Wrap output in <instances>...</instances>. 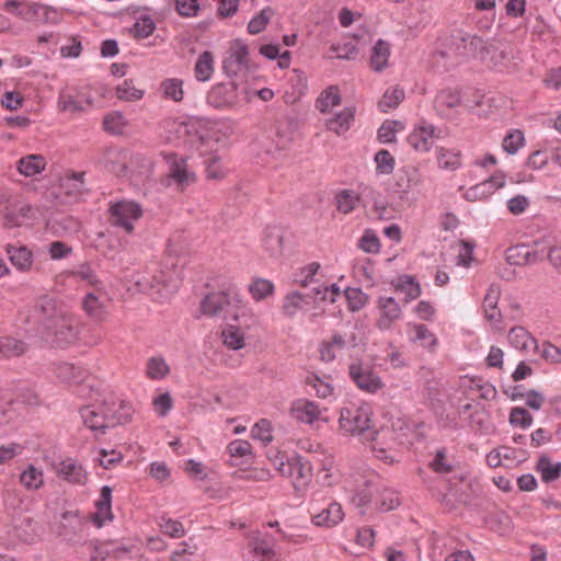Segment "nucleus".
<instances>
[{
    "mask_svg": "<svg viewBox=\"0 0 561 561\" xmlns=\"http://www.w3.org/2000/svg\"><path fill=\"white\" fill-rule=\"evenodd\" d=\"M31 317L37 324L38 332L47 339L53 337V341L61 347L78 339L76 320L54 298H39L33 307Z\"/></svg>",
    "mask_w": 561,
    "mask_h": 561,
    "instance_id": "1",
    "label": "nucleus"
},
{
    "mask_svg": "<svg viewBox=\"0 0 561 561\" xmlns=\"http://www.w3.org/2000/svg\"><path fill=\"white\" fill-rule=\"evenodd\" d=\"M131 412L129 405L115 401L89 404L79 410L83 424L96 435H104L108 428L128 423Z\"/></svg>",
    "mask_w": 561,
    "mask_h": 561,
    "instance_id": "2",
    "label": "nucleus"
},
{
    "mask_svg": "<svg viewBox=\"0 0 561 561\" xmlns=\"http://www.w3.org/2000/svg\"><path fill=\"white\" fill-rule=\"evenodd\" d=\"M201 310L208 317H218L226 311L234 321L245 314V306L236 286L206 295L201 302Z\"/></svg>",
    "mask_w": 561,
    "mask_h": 561,
    "instance_id": "3",
    "label": "nucleus"
},
{
    "mask_svg": "<svg viewBox=\"0 0 561 561\" xmlns=\"http://www.w3.org/2000/svg\"><path fill=\"white\" fill-rule=\"evenodd\" d=\"M373 410L367 403H350L340 412L339 425L345 435L358 436L363 442L369 435Z\"/></svg>",
    "mask_w": 561,
    "mask_h": 561,
    "instance_id": "4",
    "label": "nucleus"
},
{
    "mask_svg": "<svg viewBox=\"0 0 561 561\" xmlns=\"http://www.w3.org/2000/svg\"><path fill=\"white\" fill-rule=\"evenodd\" d=\"M344 488L353 494L352 503L356 507L375 505V499L379 491L378 478L374 472L351 473L344 479Z\"/></svg>",
    "mask_w": 561,
    "mask_h": 561,
    "instance_id": "5",
    "label": "nucleus"
},
{
    "mask_svg": "<svg viewBox=\"0 0 561 561\" xmlns=\"http://www.w3.org/2000/svg\"><path fill=\"white\" fill-rule=\"evenodd\" d=\"M444 47L445 49L437 54L442 58L455 59L458 62L462 58L476 55L479 49H483L484 42L479 36L457 31L445 38Z\"/></svg>",
    "mask_w": 561,
    "mask_h": 561,
    "instance_id": "6",
    "label": "nucleus"
},
{
    "mask_svg": "<svg viewBox=\"0 0 561 561\" xmlns=\"http://www.w3.org/2000/svg\"><path fill=\"white\" fill-rule=\"evenodd\" d=\"M110 221L125 232L134 231V222L142 215L141 206L134 201H119L110 206Z\"/></svg>",
    "mask_w": 561,
    "mask_h": 561,
    "instance_id": "7",
    "label": "nucleus"
},
{
    "mask_svg": "<svg viewBox=\"0 0 561 561\" xmlns=\"http://www.w3.org/2000/svg\"><path fill=\"white\" fill-rule=\"evenodd\" d=\"M348 375L357 388L367 393H376L385 387L381 377L369 364L362 360L350 364Z\"/></svg>",
    "mask_w": 561,
    "mask_h": 561,
    "instance_id": "8",
    "label": "nucleus"
},
{
    "mask_svg": "<svg viewBox=\"0 0 561 561\" xmlns=\"http://www.w3.org/2000/svg\"><path fill=\"white\" fill-rule=\"evenodd\" d=\"M3 9L16 15L25 22H47L49 20V12H55L54 9L47 5H42L36 2L8 0L3 4Z\"/></svg>",
    "mask_w": 561,
    "mask_h": 561,
    "instance_id": "9",
    "label": "nucleus"
},
{
    "mask_svg": "<svg viewBox=\"0 0 561 561\" xmlns=\"http://www.w3.org/2000/svg\"><path fill=\"white\" fill-rule=\"evenodd\" d=\"M364 442H370L376 457L386 461L393 460L388 454L396 445V433L392 427L383 426L377 431L371 428Z\"/></svg>",
    "mask_w": 561,
    "mask_h": 561,
    "instance_id": "10",
    "label": "nucleus"
},
{
    "mask_svg": "<svg viewBox=\"0 0 561 561\" xmlns=\"http://www.w3.org/2000/svg\"><path fill=\"white\" fill-rule=\"evenodd\" d=\"M442 129L422 122L408 136L409 145L419 152H427L433 147L434 140L442 137Z\"/></svg>",
    "mask_w": 561,
    "mask_h": 561,
    "instance_id": "11",
    "label": "nucleus"
},
{
    "mask_svg": "<svg viewBox=\"0 0 561 561\" xmlns=\"http://www.w3.org/2000/svg\"><path fill=\"white\" fill-rule=\"evenodd\" d=\"M377 308L379 311V317L376 321V327L381 331L389 330L392 324L401 318V308L397 300L392 297H378Z\"/></svg>",
    "mask_w": 561,
    "mask_h": 561,
    "instance_id": "12",
    "label": "nucleus"
},
{
    "mask_svg": "<svg viewBox=\"0 0 561 561\" xmlns=\"http://www.w3.org/2000/svg\"><path fill=\"white\" fill-rule=\"evenodd\" d=\"M248 46L240 41H236L228 51V56L222 62V69L229 77H234L241 72L248 65Z\"/></svg>",
    "mask_w": 561,
    "mask_h": 561,
    "instance_id": "13",
    "label": "nucleus"
},
{
    "mask_svg": "<svg viewBox=\"0 0 561 561\" xmlns=\"http://www.w3.org/2000/svg\"><path fill=\"white\" fill-rule=\"evenodd\" d=\"M422 183L421 174L414 167H403L398 170L392 190L401 199L407 198L408 194Z\"/></svg>",
    "mask_w": 561,
    "mask_h": 561,
    "instance_id": "14",
    "label": "nucleus"
},
{
    "mask_svg": "<svg viewBox=\"0 0 561 561\" xmlns=\"http://www.w3.org/2000/svg\"><path fill=\"white\" fill-rule=\"evenodd\" d=\"M356 346V335L351 333L348 337L341 333H334L329 341H323L320 345V357L325 363H331L336 358V354L343 351L347 345Z\"/></svg>",
    "mask_w": 561,
    "mask_h": 561,
    "instance_id": "15",
    "label": "nucleus"
},
{
    "mask_svg": "<svg viewBox=\"0 0 561 561\" xmlns=\"http://www.w3.org/2000/svg\"><path fill=\"white\" fill-rule=\"evenodd\" d=\"M344 518L342 505L335 501L328 503L318 513L311 514V522L317 527L332 528L340 524Z\"/></svg>",
    "mask_w": 561,
    "mask_h": 561,
    "instance_id": "16",
    "label": "nucleus"
},
{
    "mask_svg": "<svg viewBox=\"0 0 561 561\" xmlns=\"http://www.w3.org/2000/svg\"><path fill=\"white\" fill-rule=\"evenodd\" d=\"M168 162L169 176L178 184L179 187L183 188L195 182V174L194 172L188 171L185 158L171 153L168 156Z\"/></svg>",
    "mask_w": 561,
    "mask_h": 561,
    "instance_id": "17",
    "label": "nucleus"
},
{
    "mask_svg": "<svg viewBox=\"0 0 561 561\" xmlns=\"http://www.w3.org/2000/svg\"><path fill=\"white\" fill-rule=\"evenodd\" d=\"M56 473L72 484L84 485L88 481V472L72 458L60 461L56 467Z\"/></svg>",
    "mask_w": 561,
    "mask_h": 561,
    "instance_id": "18",
    "label": "nucleus"
},
{
    "mask_svg": "<svg viewBox=\"0 0 561 561\" xmlns=\"http://www.w3.org/2000/svg\"><path fill=\"white\" fill-rule=\"evenodd\" d=\"M4 252L10 263L20 272H30L33 267V253L23 244H11L8 243L4 247Z\"/></svg>",
    "mask_w": 561,
    "mask_h": 561,
    "instance_id": "19",
    "label": "nucleus"
},
{
    "mask_svg": "<svg viewBox=\"0 0 561 561\" xmlns=\"http://www.w3.org/2000/svg\"><path fill=\"white\" fill-rule=\"evenodd\" d=\"M237 99V84L234 82L218 83L207 95V101L214 107L220 108L234 103Z\"/></svg>",
    "mask_w": 561,
    "mask_h": 561,
    "instance_id": "20",
    "label": "nucleus"
},
{
    "mask_svg": "<svg viewBox=\"0 0 561 561\" xmlns=\"http://www.w3.org/2000/svg\"><path fill=\"white\" fill-rule=\"evenodd\" d=\"M316 300V295L311 290V293L301 294L298 290H294L288 293L284 297L283 301V313L287 318H294L299 311L304 310L306 306L313 304Z\"/></svg>",
    "mask_w": 561,
    "mask_h": 561,
    "instance_id": "21",
    "label": "nucleus"
},
{
    "mask_svg": "<svg viewBox=\"0 0 561 561\" xmlns=\"http://www.w3.org/2000/svg\"><path fill=\"white\" fill-rule=\"evenodd\" d=\"M501 296V288L496 284L490 285L483 299V310L485 319L494 324L500 323L502 313L497 308Z\"/></svg>",
    "mask_w": 561,
    "mask_h": 561,
    "instance_id": "22",
    "label": "nucleus"
},
{
    "mask_svg": "<svg viewBox=\"0 0 561 561\" xmlns=\"http://www.w3.org/2000/svg\"><path fill=\"white\" fill-rule=\"evenodd\" d=\"M290 412L296 420L306 424H312L321 414L319 405L307 399L296 401Z\"/></svg>",
    "mask_w": 561,
    "mask_h": 561,
    "instance_id": "23",
    "label": "nucleus"
},
{
    "mask_svg": "<svg viewBox=\"0 0 561 561\" xmlns=\"http://www.w3.org/2000/svg\"><path fill=\"white\" fill-rule=\"evenodd\" d=\"M355 112L354 107H345L333 117L327 119L325 126L328 130L339 136L345 134L354 123Z\"/></svg>",
    "mask_w": 561,
    "mask_h": 561,
    "instance_id": "24",
    "label": "nucleus"
},
{
    "mask_svg": "<svg viewBox=\"0 0 561 561\" xmlns=\"http://www.w3.org/2000/svg\"><path fill=\"white\" fill-rule=\"evenodd\" d=\"M461 103L460 94L457 90L443 89L437 93L434 100V107L442 116H447L448 112Z\"/></svg>",
    "mask_w": 561,
    "mask_h": 561,
    "instance_id": "25",
    "label": "nucleus"
},
{
    "mask_svg": "<svg viewBox=\"0 0 561 561\" xmlns=\"http://www.w3.org/2000/svg\"><path fill=\"white\" fill-rule=\"evenodd\" d=\"M506 261L511 265L524 266L536 263L538 261V256L537 252L531 251L529 247L525 244H517L507 249Z\"/></svg>",
    "mask_w": 561,
    "mask_h": 561,
    "instance_id": "26",
    "label": "nucleus"
},
{
    "mask_svg": "<svg viewBox=\"0 0 561 561\" xmlns=\"http://www.w3.org/2000/svg\"><path fill=\"white\" fill-rule=\"evenodd\" d=\"M112 489L104 485L101 489V497L96 502V513L94 514L93 522L98 527L103 526L106 520H112L113 515L111 511Z\"/></svg>",
    "mask_w": 561,
    "mask_h": 561,
    "instance_id": "27",
    "label": "nucleus"
},
{
    "mask_svg": "<svg viewBox=\"0 0 561 561\" xmlns=\"http://www.w3.org/2000/svg\"><path fill=\"white\" fill-rule=\"evenodd\" d=\"M390 44L383 39H378L371 48L369 65L370 68L380 72L389 65Z\"/></svg>",
    "mask_w": 561,
    "mask_h": 561,
    "instance_id": "28",
    "label": "nucleus"
},
{
    "mask_svg": "<svg viewBox=\"0 0 561 561\" xmlns=\"http://www.w3.org/2000/svg\"><path fill=\"white\" fill-rule=\"evenodd\" d=\"M507 339L513 347L520 351L538 348L536 339L524 327L512 328L508 332Z\"/></svg>",
    "mask_w": 561,
    "mask_h": 561,
    "instance_id": "29",
    "label": "nucleus"
},
{
    "mask_svg": "<svg viewBox=\"0 0 561 561\" xmlns=\"http://www.w3.org/2000/svg\"><path fill=\"white\" fill-rule=\"evenodd\" d=\"M311 477L312 466L310 461L299 455L294 456V470L293 476H290L294 486L298 489L306 485L310 481Z\"/></svg>",
    "mask_w": 561,
    "mask_h": 561,
    "instance_id": "30",
    "label": "nucleus"
},
{
    "mask_svg": "<svg viewBox=\"0 0 561 561\" xmlns=\"http://www.w3.org/2000/svg\"><path fill=\"white\" fill-rule=\"evenodd\" d=\"M46 161L41 154H30L21 158L16 168L24 176H34L45 170Z\"/></svg>",
    "mask_w": 561,
    "mask_h": 561,
    "instance_id": "31",
    "label": "nucleus"
},
{
    "mask_svg": "<svg viewBox=\"0 0 561 561\" xmlns=\"http://www.w3.org/2000/svg\"><path fill=\"white\" fill-rule=\"evenodd\" d=\"M159 91L165 100L182 102L184 99L183 80L179 78H168L161 81Z\"/></svg>",
    "mask_w": 561,
    "mask_h": 561,
    "instance_id": "32",
    "label": "nucleus"
},
{
    "mask_svg": "<svg viewBox=\"0 0 561 561\" xmlns=\"http://www.w3.org/2000/svg\"><path fill=\"white\" fill-rule=\"evenodd\" d=\"M222 343L233 351L244 347V332L240 325L227 324L221 332Z\"/></svg>",
    "mask_w": 561,
    "mask_h": 561,
    "instance_id": "33",
    "label": "nucleus"
},
{
    "mask_svg": "<svg viewBox=\"0 0 561 561\" xmlns=\"http://www.w3.org/2000/svg\"><path fill=\"white\" fill-rule=\"evenodd\" d=\"M214 73V57L208 50L203 51L194 66V75L197 81L205 82L210 80Z\"/></svg>",
    "mask_w": 561,
    "mask_h": 561,
    "instance_id": "34",
    "label": "nucleus"
},
{
    "mask_svg": "<svg viewBox=\"0 0 561 561\" xmlns=\"http://www.w3.org/2000/svg\"><path fill=\"white\" fill-rule=\"evenodd\" d=\"M27 350L26 344L11 336H0V357L10 359L23 355Z\"/></svg>",
    "mask_w": 561,
    "mask_h": 561,
    "instance_id": "35",
    "label": "nucleus"
},
{
    "mask_svg": "<svg viewBox=\"0 0 561 561\" xmlns=\"http://www.w3.org/2000/svg\"><path fill=\"white\" fill-rule=\"evenodd\" d=\"M56 376L57 378L66 383H79L84 378V370L79 366L69 363H61L56 366Z\"/></svg>",
    "mask_w": 561,
    "mask_h": 561,
    "instance_id": "36",
    "label": "nucleus"
},
{
    "mask_svg": "<svg viewBox=\"0 0 561 561\" xmlns=\"http://www.w3.org/2000/svg\"><path fill=\"white\" fill-rule=\"evenodd\" d=\"M205 172L208 180L219 181L226 178L228 168L222 158L216 153H211L204 160Z\"/></svg>",
    "mask_w": 561,
    "mask_h": 561,
    "instance_id": "37",
    "label": "nucleus"
},
{
    "mask_svg": "<svg viewBox=\"0 0 561 561\" xmlns=\"http://www.w3.org/2000/svg\"><path fill=\"white\" fill-rule=\"evenodd\" d=\"M543 482H553L561 476V462H552L548 456H541L536 465Z\"/></svg>",
    "mask_w": 561,
    "mask_h": 561,
    "instance_id": "38",
    "label": "nucleus"
},
{
    "mask_svg": "<svg viewBox=\"0 0 561 561\" xmlns=\"http://www.w3.org/2000/svg\"><path fill=\"white\" fill-rule=\"evenodd\" d=\"M340 89L336 85H330L323 90L317 99L316 107L321 113L330 112L334 106L340 105Z\"/></svg>",
    "mask_w": 561,
    "mask_h": 561,
    "instance_id": "39",
    "label": "nucleus"
},
{
    "mask_svg": "<svg viewBox=\"0 0 561 561\" xmlns=\"http://www.w3.org/2000/svg\"><path fill=\"white\" fill-rule=\"evenodd\" d=\"M284 237L277 227H267L264 231L263 244L271 255H278L283 251Z\"/></svg>",
    "mask_w": 561,
    "mask_h": 561,
    "instance_id": "40",
    "label": "nucleus"
},
{
    "mask_svg": "<svg viewBox=\"0 0 561 561\" xmlns=\"http://www.w3.org/2000/svg\"><path fill=\"white\" fill-rule=\"evenodd\" d=\"M400 505V499L398 494L387 488H379L375 499V507L377 511L386 513L397 508Z\"/></svg>",
    "mask_w": 561,
    "mask_h": 561,
    "instance_id": "41",
    "label": "nucleus"
},
{
    "mask_svg": "<svg viewBox=\"0 0 561 561\" xmlns=\"http://www.w3.org/2000/svg\"><path fill=\"white\" fill-rule=\"evenodd\" d=\"M58 105L64 112L77 113L85 111L90 105V101L62 91L58 98Z\"/></svg>",
    "mask_w": 561,
    "mask_h": 561,
    "instance_id": "42",
    "label": "nucleus"
},
{
    "mask_svg": "<svg viewBox=\"0 0 561 561\" xmlns=\"http://www.w3.org/2000/svg\"><path fill=\"white\" fill-rule=\"evenodd\" d=\"M437 164L440 169L455 171L461 165L460 151L447 148H438L436 151Z\"/></svg>",
    "mask_w": 561,
    "mask_h": 561,
    "instance_id": "43",
    "label": "nucleus"
},
{
    "mask_svg": "<svg viewBox=\"0 0 561 561\" xmlns=\"http://www.w3.org/2000/svg\"><path fill=\"white\" fill-rule=\"evenodd\" d=\"M359 201V195L352 190H342L335 195L336 209L345 215L352 213Z\"/></svg>",
    "mask_w": 561,
    "mask_h": 561,
    "instance_id": "44",
    "label": "nucleus"
},
{
    "mask_svg": "<svg viewBox=\"0 0 561 561\" xmlns=\"http://www.w3.org/2000/svg\"><path fill=\"white\" fill-rule=\"evenodd\" d=\"M170 373V366L162 356H152L147 360L146 375L151 380L164 379Z\"/></svg>",
    "mask_w": 561,
    "mask_h": 561,
    "instance_id": "45",
    "label": "nucleus"
},
{
    "mask_svg": "<svg viewBox=\"0 0 561 561\" xmlns=\"http://www.w3.org/2000/svg\"><path fill=\"white\" fill-rule=\"evenodd\" d=\"M274 284L265 278H254L249 285V291L252 298L256 301H261L268 296L274 294Z\"/></svg>",
    "mask_w": 561,
    "mask_h": 561,
    "instance_id": "46",
    "label": "nucleus"
},
{
    "mask_svg": "<svg viewBox=\"0 0 561 561\" xmlns=\"http://www.w3.org/2000/svg\"><path fill=\"white\" fill-rule=\"evenodd\" d=\"M394 288L397 291L405 295V302L414 300L421 295V287L419 283L414 282V279L408 275L399 277Z\"/></svg>",
    "mask_w": 561,
    "mask_h": 561,
    "instance_id": "47",
    "label": "nucleus"
},
{
    "mask_svg": "<svg viewBox=\"0 0 561 561\" xmlns=\"http://www.w3.org/2000/svg\"><path fill=\"white\" fill-rule=\"evenodd\" d=\"M82 308L85 313L94 320H102L105 314V307L98 296L90 293L82 300Z\"/></svg>",
    "mask_w": 561,
    "mask_h": 561,
    "instance_id": "48",
    "label": "nucleus"
},
{
    "mask_svg": "<svg viewBox=\"0 0 561 561\" xmlns=\"http://www.w3.org/2000/svg\"><path fill=\"white\" fill-rule=\"evenodd\" d=\"M525 145V136L524 133L519 129H512L510 130L503 141H502V148L505 152L508 154H515L517 151L524 147Z\"/></svg>",
    "mask_w": 561,
    "mask_h": 561,
    "instance_id": "49",
    "label": "nucleus"
},
{
    "mask_svg": "<svg viewBox=\"0 0 561 561\" xmlns=\"http://www.w3.org/2000/svg\"><path fill=\"white\" fill-rule=\"evenodd\" d=\"M21 483L28 490H37L43 485V472L28 465L27 468L20 476Z\"/></svg>",
    "mask_w": 561,
    "mask_h": 561,
    "instance_id": "50",
    "label": "nucleus"
},
{
    "mask_svg": "<svg viewBox=\"0 0 561 561\" xmlns=\"http://www.w3.org/2000/svg\"><path fill=\"white\" fill-rule=\"evenodd\" d=\"M158 526L162 534L171 538H181L185 535V529L180 520L172 519L170 517L161 516Z\"/></svg>",
    "mask_w": 561,
    "mask_h": 561,
    "instance_id": "51",
    "label": "nucleus"
},
{
    "mask_svg": "<svg viewBox=\"0 0 561 561\" xmlns=\"http://www.w3.org/2000/svg\"><path fill=\"white\" fill-rule=\"evenodd\" d=\"M404 99V91L399 88L387 90L381 100L378 103L379 108L382 112H388L391 108H396Z\"/></svg>",
    "mask_w": 561,
    "mask_h": 561,
    "instance_id": "52",
    "label": "nucleus"
},
{
    "mask_svg": "<svg viewBox=\"0 0 561 561\" xmlns=\"http://www.w3.org/2000/svg\"><path fill=\"white\" fill-rule=\"evenodd\" d=\"M274 11L272 8H264L259 14L253 16L248 24V31L250 34H259L261 33L266 25L268 24L271 18L273 16Z\"/></svg>",
    "mask_w": 561,
    "mask_h": 561,
    "instance_id": "53",
    "label": "nucleus"
},
{
    "mask_svg": "<svg viewBox=\"0 0 561 561\" xmlns=\"http://www.w3.org/2000/svg\"><path fill=\"white\" fill-rule=\"evenodd\" d=\"M358 248L366 253L376 254L380 251V240L371 229H366L358 240Z\"/></svg>",
    "mask_w": 561,
    "mask_h": 561,
    "instance_id": "54",
    "label": "nucleus"
},
{
    "mask_svg": "<svg viewBox=\"0 0 561 561\" xmlns=\"http://www.w3.org/2000/svg\"><path fill=\"white\" fill-rule=\"evenodd\" d=\"M375 162L377 173L386 175L392 173L396 164L394 158L386 149H380L377 151L375 154Z\"/></svg>",
    "mask_w": 561,
    "mask_h": 561,
    "instance_id": "55",
    "label": "nucleus"
},
{
    "mask_svg": "<svg viewBox=\"0 0 561 561\" xmlns=\"http://www.w3.org/2000/svg\"><path fill=\"white\" fill-rule=\"evenodd\" d=\"M144 90L137 89L133 80H125L116 89V95L123 101H138L144 96Z\"/></svg>",
    "mask_w": 561,
    "mask_h": 561,
    "instance_id": "56",
    "label": "nucleus"
},
{
    "mask_svg": "<svg viewBox=\"0 0 561 561\" xmlns=\"http://www.w3.org/2000/svg\"><path fill=\"white\" fill-rule=\"evenodd\" d=\"M126 123L121 112H111L103 119V127L106 131L118 135L124 130Z\"/></svg>",
    "mask_w": 561,
    "mask_h": 561,
    "instance_id": "57",
    "label": "nucleus"
},
{
    "mask_svg": "<svg viewBox=\"0 0 561 561\" xmlns=\"http://www.w3.org/2000/svg\"><path fill=\"white\" fill-rule=\"evenodd\" d=\"M541 358L551 364L561 363V348L549 341H543L538 348H535Z\"/></svg>",
    "mask_w": 561,
    "mask_h": 561,
    "instance_id": "58",
    "label": "nucleus"
},
{
    "mask_svg": "<svg viewBox=\"0 0 561 561\" xmlns=\"http://www.w3.org/2000/svg\"><path fill=\"white\" fill-rule=\"evenodd\" d=\"M345 297L348 302V308L352 311H358L367 302V295L360 288H346Z\"/></svg>",
    "mask_w": 561,
    "mask_h": 561,
    "instance_id": "59",
    "label": "nucleus"
},
{
    "mask_svg": "<svg viewBox=\"0 0 561 561\" xmlns=\"http://www.w3.org/2000/svg\"><path fill=\"white\" fill-rule=\"evenodd\" d=\"M306 385L311 386L316 390V394L319 398L325 399L333 392V386L330 382L322 380L317 375L308 376L306 378Z\"/></svg>",
    "mask_w": 561,
    "mask_h": 561,
    "instance_id": "60",
    "label": "nucleus"
},
{
    "mask_svg": "<svg viewBox=\"0 0 561 561\" xmlns=\"http://www.w3.org/2000/svg\"><path fill=\"white\" fill-rule=\"evenodd\" d=\"M510 423L513 426H520L527 428L533 423L531 414L524 408H513L510 413Z\"/></svg>",
    "mask_w": 561,
    "mask_h": 561,
    "instance_id": "61",
    "label": "nucleus"
},
{
    "mask_svg": "<svg viewBox=\"0 0 561 561\" xmlns=\"http://www.w3.org/2000/svg\"><path fill=\"white\" fill-rule=\"evenodd\" d=\"M430 467L436 473L446 474L454 470L453 465L446 460V449L440 448L435 453L433 460L430 462Z\"/></svg>",
    "mask_w": 561,
    "mask_h": 561,
    "instance_id": "62",
    "label": "nucleus"
},
{
    "mask_svg": "<svg viewBox=\"0 0 561 561\" xmlns=\"http://www.w3.org/2000/svg\"><path fill=\"white\" fill-rule=\"evenodd\" d=\"M156 28L153 20L149 16H142L134 24L133 32L137 38H147Z\"/></svg>",
    "mask_w": 561,
    "mask_h": 561,
    "instance_id": "63",
    "label": "nucleus"
},
{
    "mask_svg": "<svg viewBox=\"0 0 561 561\" xmlns=\"http://www.w3.org/2000/svg\"><path fill=\"white\" fill-rule=\"evenodd\" d=\"M252 437L260 439L264 445L272 442L271 423L267 420H260L252 428Z\"/></svg>",
    "mask_w": 561,
    "mask_h": 561,
    "instance_id": "64",
    "label": "nucleus"
}]
</instances>
